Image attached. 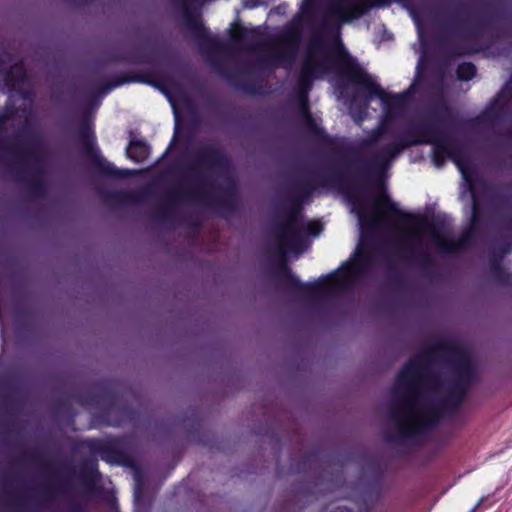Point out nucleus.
<instances>
[{
  "mask_svg": "<svg viewBox=\"0 0 512 512\" xmlns=\"http://www.w3.org/2000/svg\"><path fill=\"white\" fill-rule=\"evenodd\" d=\"M362 231L377 227L382 223L392 226L404 238H416L429 235L431 240L443 250H452L444 238L428 222L427 218L412 216L400 211L388 196L381 195L369 208V212L355 211Z\"/></svg>",
  "mask_w": 512,
  "mask_h": 512,
  "instance_id": "f257e3e1",
  "label": "nucleus"
},
{
  "mask_svg": "<svg viewBox=\"0 0 512 512\" xmlns=\"http://www.w3.org/2000/svg\"><path fill=\"white\" fill-rule=\"evenodd\" d=\"M305 72L313 73L312 68H311V63L309 61L305 65Z\"/></svg>",
  "mask_w": 512,
  "mask_h": 512,
  "instance_id": "0eeeda50",
  "label": "nucleus"
},
{
  "mask_svg": "<svg viewBox=\"0 0 512 512\" xmlns=\"http://www.w3.org/2000/svg\"><path fill=\"white\" fill-rule=\"evenodd\" d=\"M361 254L362 250L360 247H358L351 261L347 263L345 266H343L339 271L326 277L323 280L324 285L330 290H337L343 288L355 274L358 264L361 261Z\"/></svg>",
  "mask_w": 512,
  "mask_h": 512,
  "instance_id": "f03ea898",
  "label": "nucleus"
},
{
  "mask_svg": "<svg viewBox=\"0 0 512 512\" xmlns=\"http://www.w3.org/2000/svg\"><path fill=\"white\" fill-rule=\"evenodd\" d=\"M419 422V417L416 411L413 408L407 409L405 415L402 419V424L406 428H412L416 426Z\"/></svg>",
  "mask_w": 512,
  "mask_h": 512,
  "instance_id": "20e7f679",
  "label": "nucleus"
},
{
  "mask_svg": "<svg viewBox=\"0 0 512 512\" xmlns=\"http://www.w3.org/2000/svg\"><path fill=\"white\" fill-rule=\"evenodd\" d=\"M457 74L462 80H470L475 75V67L470 63H463L458 67Z\"/></svg>",
  "mask_w": 512,
  "mask_h": 512,
  "instance_id": "39448f33",
  "label": "nucleus"
},
{
  "mask_svg": "<svg viewBox=\"0 0 512 512\" xmlns=\"http://www.w3.org/2000/svg\"><path fill=\"white\" fill-rule=\"evenodd\" d=\"M148 154V148L143 143L131 142L127 148V156L135 161H141Z\"/></svg>",
  "mask_w": 512,
  "mask_h": 512,
  "instance_id": "7ed1b4c3",
  "label": "nucleus"
},
{
  "mask_svg": "<svg viewBox=\"0 0 512 512\" xmlns=\"http://www.w3.org/2000/svg\"><path fill=\"white\" fill-rule=\"evenodd\" d=\"M457 166H458V168H459L460 172L462 173L463 177H464L466 180H468L467 175H466V173H465V171H464L463 167H462L459 163H457Z\"/></svg>",
  "mask_w": 512,
  "mask_h": 512,
  "instance_id": "6e6552de",
  "label": "nucleus"
},
{
  "mask_svg": "<svg viewBox=\"0 0 512 512\" xmlns=\"http://www.w3.org/2000/svg\"><path fill=\"white\" fill-rule=\"evenodd\" d=\"M375 93H376L377 97H378V98H379L383 103H385V102H387V101L389 100V99H388L387 94H386L383 90H381V89H379V88H376V89H375Z\"/></svg>",
  "mask_w": 512,
  "mask_h": 512,
  "instance_id": "423d86ee",
  "label": "nucleus"
}]
</instances>
